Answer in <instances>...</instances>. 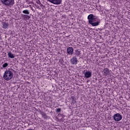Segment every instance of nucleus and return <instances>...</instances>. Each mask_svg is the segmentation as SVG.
<instances>
[{"instance_id": "nucleus-1", "label": "nucleus", "mask_w": 130, "mask_h": 130, "mask_svg": "<svg viewBox=\"0 0 130 130\" xmlns=\"http://www.w3.org/2000/svg\"><path fill=\"white\" fill-rule=\"evenodd\" d=\"M87 19L88 20V22L90 25H92L93 26H98V25H99V22L96 21L97 19L94 17V15L90 14L88 16Z\"/></svg>"}, {"instance_id": "nucleus-2", "label": "nucleus", "mask_w": 130, "mask_h": 130, "mask_svg": "<svg viewBox=\"0 0 130 130\" xmlns=\"http://www.w3.org/2000/svg\"><path fill=\"white\" fill-rule=\"evenodd\" d=\"M13 72L11 71L7 70L5 71L4 75L3 76L4 79L7 81L11 80L13 78Z\"/></svg>"}, {"instance_id": "nucleus-3", "label": "nucleus", "mask_w": 130, "mask_h": 130, "mask_svg": "<svg viewBox=\"0 0 130 130\" xmlns=\"http://www.w3.org/2000/svg\"><path fill=\"white\" fill-rule=\"evenodd\" d=\"M1 2L6 7H13L15 5L14 0H1Z\"/></svg>"}, {"instance_id": "nucleus-4", "label": "nucleus", "mask_w": 130, "mask_h": 130, "mask_svg": "<svg viewBox=\"0 0 130 130\" xmlns=\"http://www.w3.org/2000/svg\"><path fill=\"white\" fill-rule=\"evenodd\" d=\"M113 119L115 121H119L121 120V119H122V116H121L120 114H118V113L115 114L113 115Z\"/></svg>"}, {"instance_id": "nucleus-5", "label": "nucleus", "mask_w": 130, "mask_h": 130, "mask_svg": "<svg viewBox=\"0 0 130 130\" xmlns=\"http://www.w3.org/2000/svg\"><path fill=\"white\" fill-rule=\"evenodd\" d=\"M48 2H50L51 4L53 5H60L62 0H47Z\"/></svg>"}, {"instance_id": "nucleus-6", "label": "nucleus", "mask_w": 130, "mask_h": 130, "mask_svg": "<svg viewBox=\"0 0 130 130\" xmlns=\"http://www.w3.org/2000/svg\"><path fill=\"white\" fill-rule=\"evenodd\" d=\"M84 77L85 78H86V79L91 78V77H92V72L90 71H86V72L84 73Z\"/></svg>"}, {"instance_id": "nucleus-7", "label": "nucleus", "mask_w": 130, "mask_h": 130, "mask_svg": "<svg viewBox=\"0 0 130 130\" xmlns=\"http://www.w3.org/2000/svg\"><path fill=\"white\" fill-rule=\"evenodd\" d=\"M71 63L72 64H78V58L77 57L73 56L72 58L71 59Z\"/></svg>"}, {"instance_id": "nucleus-8", "label": "nucleus", "mask_w": 130, "mask_h": 130, "mask_svg": "<svg viewBox=\"0 0 130 130\" xmlns=\"http://www.w3.org/2000/svg\"><path fill=\"white\" fill-rule=\"evenodd\" d=\"M103 73L104 76H107V75H109V69H108V68H105Z\"/></svg>"}, {"instance_id": "nucleus-9", "label": "nucleus", "mask_w": 130, "mask_h": 130, "mask_svg": "<svg viewBox=\"0 0 130 130\" xmlns=\"http://www.w3.org/2000/svg\"><path fill=\"white\" fill-rule=\"evenodd\" d=\"M74 51V49H73V47H70L68 48H67V53H69V54H73Z\"/></svg>"}, {"instance_id": "nucleus-10", "label": "nucleus", "mask_w": 130, "mask_h": 130, "mask_svg": "<svg viewBox=\"0 0 130 130\" xmlns=\"http://www.w3.org/2000/svg\"><path fill=\"white\" fill-rule=\"evenodd\" d=\"M8 55L10 58H15V55L12 53V52H8Z\"/></svg>"}, {"instance_id": "nucleus-11", "label": "nucleus", "mask_w": 130, "mask_h": 130, "mask_svg": "<svg viewBox=\"0 0 130 130\" xmlns=\"http://www.w3.org/2000/svg\"><path fill=\"white\" fill-rule=\"evenodd\" d=\"M41 114L42 117H43L45 119H47V115H46V113H44V112H41Z\"/></svg>"}, {"instance_id": "nucleus-12", "label": "nucleus", "mask_w": 130, "mask_h": 130, "mask_svg": "<svg viewBox=\"0 0 130 130\" xmlns=\"http://www.w3.org/2000/svg\"><path fill=\"white\" fill-rule=\"evenodd\" d=\"M9 27V23H3V28H4V29H7V28H8Z\"/></svg>"}, {"instance_id": "nucleus-13", "label": "nucleus", "mask_w": 130, "mask_h": 130, "mask_svg": "<svg viewBox=\"0 0 130 130\" xmlns=\"http://www.w3.org/2000/svg\"><path fill=\"white\" fill-rule=\"evenodd\" d=\"M23 13L26 14V15H29V14H30V12H29V10H25L23 11Z\"/></svg>"}, {"instance_id": "nucleus-14", "label": "nucleus", "mask_w": 130, "mask_h": 130, "mask_svg": "<svg viewBox=\"0 0 130 130\" xmlns=\"http://www.w3.org/2000/svg\"><path fill=\"white\" fill-rule=\"evenodd\" d=\"M75 54L76 55H77V56H78V55H80V54H81V51L76 50L75 51Z\"/></svg>"}, {"instance_id": "nucleus-15", "label": "nucleus", "mask_w": 130, "mask_h": 130, "mask_svg": "<svg viewBox=\"0 0 130 130\" xmlns=\"http://www.w3.org/2000/svg\"><path fill=\"white\" fill-rule=\"evenodd\" d=\"M9 66V64L8 63H5L3 64V68H7Z\"/></svg>"}, {"instance_id": "nucleus-16", "label": "nucleus", "mask_w": 130, "mask_h": 130, "mask_svg": "<svg viewBox=\"0 0 130 130\" xmlns=\"http://www.w3.org/2000/svg\"><path fill=\"white\" fill-rule=\"evenodd\" d=\"M61 111V108H58L56 109V112H60Z\"/></svg>"}, {"instance_id": "nucleus-17", "label": "nucleus", "mask_w": 130, "mask_h": 130, "mask_svg": "<svg viewBox=\"0 0 130 130\" xmlns=\"http://www.w3.org/2000/svg\"><path fill=\"white\" fill-rule=\"evenodd\" d=\"M72 103H73V104L76 103V100L74 98H72Z\"/></svg>"}, {"instance_id": "nucleus-18", "label": "nucleus", "mask_w": 130, "mask_h": 130, "mask_svg": "<svg viewBox=\"0 0 130 130\" xmlns=\"http://www.w3.org/2000/svg\"><path fill=\"white\" fill-rule=\"evenodd\" d=\"M36 3H37L38 5H40V4H41L40 0H36Z\"/></svg>"}, {"instance_id": "nucleus-19", "label": "nucleus", "mask_w": 130, "mask_h": 130, "mask_svg": "<svg viewBox=\"0 0 130 130\" xmlns=\"http://www.w3.org/2000/svg\"><path fill=\"white\" fill-rule=\"evenodd\" d=\"M24 19H27V18H29V16L28 15H24Z\"/></svg>"}]
</instances>
